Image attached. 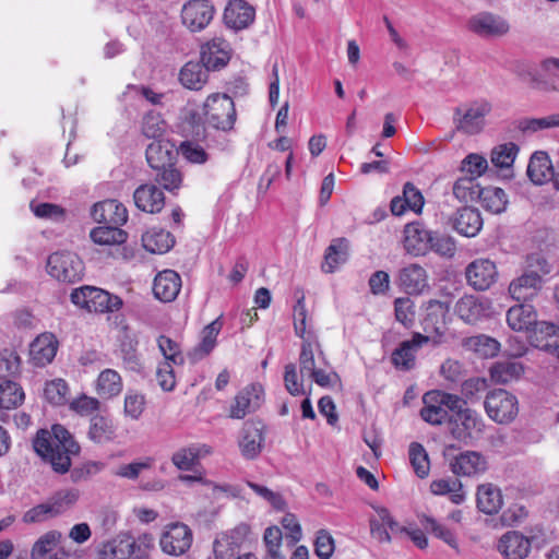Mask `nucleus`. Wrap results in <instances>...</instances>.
I'll list each match as a JSON object with an SVG mask.
<instances>
[{"label": "nucleus", "instance_id": "nucleus-1", "mask_svg": "<svg viewBox=\"0 0 559 559\" xmlns=\"http://www.w3.org/2000/svg\"><path fill=\"white\" fill-rule=\"evenodd\" d=\"M33 448L58 474L70 471L72 457L79 455L81 450L72 435L61 425H53L50 431L39 430L33 441Z\"/></svg>", "mask_w": 559, "mask_h": 559}, {"label": "nucleus", "instance_id": "nucleus-2", "mask_svg": "<svg viewBox=\"0 0 559 559\" xmlns=\"http://www.w3.org/2000/svg\"><path fill=\"white\" fill-rule=\"evenodd\" d=\"M551 272L548 261L539 254H531L523 274L509 285L511 297L526 302L538 295L544 285V276Z\"/></svg>", "mask_w": 559, "mask_h": 559}, {"label": "nucleus", "instance_id": "nucleus-3", "mask_svg": "<svg viewBox=\"0 0 559 559\" xmlns=\"http://www.w3.org/2000/svg\"><path fill=\"white\" fill-rule=\"evenodd\" d=\"M154 539L150 534L133 537L128 533L118 534L98 548V559H147Z\"/></svg>", "mask_w": 559, "mask_h": 559}, {"label": "nucleus", "instance_id": "nucleus-4", "mask_svg": "<svg viewBox=\"0 0 559 559\" xmlns=\"http://www.w3.org/2000/svg\"><path fill=\"white\" fill-rule=\"evenodd\" d=\"M466 402L460 397L459 407L453 409L449 418L451 436L464 444H471L481 437L485 423L476 411L465 407Z\"/></svg>", "mask_w": 559, "mask_h": 559}, {"label": "nucleus", "instance_id": "nucleus-5", "mask_svg": "<svg viewBox=\"0 0 559 559\" xmlns=\"http://www.w3.org/2000/svg\"><path fill=\"white\" fill-rule=\"evenodd\" d=\"M203 116L205 123L211 128L228 132L234 129L237 120L235 103L225 93H213L203 103Z\"/></svg>", "mask_w": 559, "mask_h": 559}, {"label": "nucleus", "instance_id": "nucleus-6", "mask_svg": "<svg viewBox=\"0 0 559 559\" xmlns=\"http://www.w3.org/2000/svg\"><path fill=\"white\" fill-rule=\"evenodd\" d=\"M424 406L420 417L430 425L449 424L453 409L459 407L460 396L438 390L429 391L423 396Z\"/></svg>", "mask_w": 559, "mask_h": 559}, {"label": "nucleus", "instance_id": "nucleus-7", "mask_svg": "<svg viewBox=\"0 0 559 559\" xmlns=\"http://www.w3.org/2000/svg\"><path fill=\"white\" fill-rule=\"evenodd\" d=\"M492 109L491 103L486 99H477L457 106L453 112L455 129L464 134L474 135L483 131L485 118Z\"/></svg>", "mask_w": 559, "mask_h": 559}, {"label": "nucleus", "instance_id": "nucleus-8", "mask_svg": "<svg viewBox=\"0 0 559 559\" xmlns=\"http://www.w3.org/2000/svg\"><path fill=\"white\" fill-rule=\"evenodd\" d=\"M71 301L90 312H112L122 306L118 296H112L97 287L84 286L71 293Z\"/></svg>", "mask_w": 559, "mask_h": 559}, {"label": "nucleus", "instance_id": "nucleus-9", "mask_svg": "<svg viewBox=\"0 0 559 559\" xmlns=\"http://www.w3.org/2000/svg\"><path fill=\"white\" fill-rule=\"evenodd\" d=\"M484 406L488 417L501 425L513 421L519 413L516 396L503 389L489 392L486 395Z\"/></svg>", "mask_w": 559, "mask_h": 559}, {"label": "nucleus", "instance_id": "nucleus-10", "mask_svg": "<svg viewBox=\"0 0 559 559\" xmlns=\"http://www.w3.org/2000/svg\"><path fill=\"white\" fill-rule=\"evenodd\" d=\"M47 270L59 282L75 283L83 276L84 264L73 252H55L48 258Z\"/></svg>", "mask_w": 559, "mask_h": 559}, {"label": "nucleus", "instance_id": "nucleus-11", "mask_svg": "<svg viewBox=\"0 0 559 559\" xmlns=\"http://www.w3.org/2000/svg\"><path fill=\"white\" fill-rule=\"evenodd\" d=\"M467 29L480 38H499L510 32V23L503 16L489 11H480L467 20Z\"/></svg>", "mask_w": 559, "mask_h": 559}, {"label": "nucleus", "instance_id": "nucleus-12", "mask_svg": "<svg viewBox=\"0 0 559 559\" xmlns=\"http://www.w3.org/2000/svg\"><path fill=\"white\" fill-rule=\"evenodd\" d=\"M429 342L427 335L414 333L413 337L403 341L391 354V362L399 371H409L416 366V356L423 345Z\"/></svg>", "mask_w": 559, "mask_h": 559}, {"label": "nucleus", "instance_id": "nucleus-13", "mask_svg": "<svg viewBox=\"0 0 559 559\" xmlns=\"http://www.w3.org/2000/svg\"><path fill=\"white\" fill-rule=\"evenodd\" d=\"M214 15V7L209 0H190L181 10V19L185 26L191 32L204 29Z\"/></svg>", "mask_w": 559, "mask_h": 559}, {"label": "nucleus", "instance_id": "nucleus-14", "mask_svg": "<svg viewBox=\"0 0 559 559\" xmlns=\"http://www.w3.org/2000/svg\"><path fill=\"white\" fill-rule=\"evenodd\" d=\"M432 230L420 222L408 223L404 227V249L415 255H425L431 249Z\"/></svg>", "mask_w": 559, "mask_h": 559}, {"label": "nucleus", "instance_id": "nucleus-15", "mask_svg": "<svg viewBox=\"0 0 559 559\" xmlns=\"http://www.w3.org/2000/svg\"><path fill=\"white\" fill-rule=\"evenodd\" d=\"M191 544V530L183 523L170 524L160 537V547L164 552L169 555H182Z\"/></svg>", "mask_w": 559, "mask_h": 559}, {"label": "nucleus", "instance_id": "nucleus-16", "mask_svg": "<svg viewBox=\"0 0 559 559\" xmlns=\"http://www.w3.org/2000/svg\"><path fill=\"white\" fill-rule=\"evenodd\" d=\"M263 402V388L260 384H251L241 390L230 405L229 416L242 419L248 414L255 412Z\"/></svg>", "mask_w": 559, "mask_h": 559}, {"label": "nucleus", "instance_id": "nucleus-17", "mask_svg": "<svg viewBox=\"0 0 559 559\" xmlns=\"http://www.w3.org/2000/svg\"><path fill=\"white\" fill-rule=\"evenodd\" d=\"M497 275L496 264L489 259H476L465 270L467 283L477 290L488 289L496 282Z\"/></svg>", "mask_w": 559, "mask_h": 559}, {"label": "nucleus", "instance_id": "nucleus-18", "mask_svg": "<svg viewBox=\"0 0 559 559\" xmlns=\"http://www.w3.org/2000/svg\"><path fill=\"white\" fill-rule=\"evenodd\" d=\"M263 428L261 421L245 423L239 440V448L245 459L253 460L261 453L264 442Z\"/></svg>", "mask_w": 559, "mask_h": 559}, {"label": "nucleus", "instance_id": "nucleus-19", "mask_svg": "<svg viewBox=\"0 0 559 559\" xmlns=\"http://www.w3.org/2000/svg\"><path fill=\"white\" fill-rule=\"evenodd\" d=\"M255 10L245 0H230L224 11V22L227 27L241 31L254 21Z\"/></svg>", "mask_w": 559, "mask_h": 559}, {"label": "nucleus", "instance_id": "nucleus-20", "mask_svg": "<svg viewBox=\"0 0 559 559\" xmlns=\"http://www.w3.org/2000/svg\"><path fill=\"white\" fill-rule=\"evenodd\" d=\"M455 312L464 322L476 323L489 316L490 302L485 298L465 295L456 301Z\"/></svg>", "mask_w": 559, "mask_h": 559}, {"label": "nucleus", "instance_id": "nucleus-21", "mask_svg": "<svg viewBox=\"0 0 559 559\" xmlns=\"http://www.w3.org/2000/svg\"><path fill=\"white\" fill-rule=\"evenodd\" d=\"M231 48L227 40L214 38L202 46L201 61L210 70H221L226 67L230 60Z\"/></svg>", "mask_w": 559, "mask_h": 559}, {"label": "nucleus", "instance_id": "nucleus-22", "mask_svg": "<svg viewBox=\"0 0 559 559\" xmlns=\"http://www.w3.org/2000/svg\"><path fill=\"white\" fill-rule=\"evenodd\" d=\"M91 215L99 224L121 226L128 221L126 206L117 200H105L94 204Z\"/></svg>", "mask_w": 559, "mask_h": 559}, {"label": "nucleus", "instance_id": "nucleus-23", "mask_svg": "<svg viewBox=\"0 0 559 559\" xmlns=\"http://www.w3.org/2000/svg\"><path fill=\"white\" fill-rule=\"evenodd\" d=\"M424 204L425 199L421 192L412 182H406L402 195L392 199L390 210L395 216L403 215L407 210L420 214Z\"/></svg>", "mask_w": 559, "mask_h": 559}, {"label": "nucleus", "instance_id": "nucleus-24", "mask_svg": "<svg viewBox=\"0 0 559 559\" xmlns=\"http://www.w3.org/2000/svg\"><path fill=\"white\" fill-rule=\"evenodd\" d=\"M498 550L506 559H524L531 551V539L520 532L509 531L500 537Z\"/></svg>", "mask_w": 559, "mask_h": 559}, {"label": "nucleus", "instance_id": "nucleus-25", "mask_svg": "<svg viewBox=\"0 0 559 559\" xmlns=\"http://www.w3.org/2000/svg\"><path fill=\"white\" fill-rule=\"evenodd\" d=\"M135 206L147 213H158L165 205L164 192L152 183H144L138 187L133 193Z\"/></svg>", "mask_w": 559, "mask_h": 559}, {"label": "nucleus", "instance_id": "nucleus-26", "mask_svg": "<svg viewBox=\"0 0 559 559\" xmlns=\"http://www.w3.org/2000/svg\"><path fill=\"white\" fill-rule=\"evenodd\" d=\"M399 283L409 295H420L429 286L426 270L417 263L408 264L400 271Z\"/></svg>", "mask_w": 559, "mask_h": 559}, {"label": "nucleus", "instance_id": "nucleus-27", "mask_svg": "<svg viewBox=\"0 0 559 559\" xmlns=\"http://www.w3.org/2000/svg\"><path fill=\"white\" fill-rule=\"evenodd\" d=\"M180 288L181 277L173 270H165L155 276L153 293L154 296L163 302H170L175 300Z\"/></svg>", "mask_w": 559, "mask_h": 559}, {"label": "nucleus", "instance_id": "nucleus-28", "mask_svg": "<svg viewBox=\"0 0 559 559\" xmlns=\"http://www.w3.org/2000/svg\"><path fill=\"white\" fill-rule=\"evenodd\" d=\"M451 471L457 476H473L487 468L486 459L476 451H465L450 462Z\"/></svg>", "mask_w": 559, "mask_h": 559}, {"label": "nucleus", "instance_id": "nucleus-29", "mask_svg": "<svg viewBox=\"0 0 559 559\" xmlns=\"http://www.w3.org/2000/svg\"><path fill=\"white\" fill-rule=\"evenodd\" d=\"M58 342L50 333L37 336L29 345V356L33 364L44 367L50 364L57 354Z\"/></svg>", "mask_w": 559, "mask_h": 559}, {"label": "nucleus", "instance_id": "nucleus-30", "mask_svg": "<svg viewBox=\"0 0 559 559\" xmlns=\"http://www.w3.org/2000/svg\"><path fill=\"white\" fill-rule=\"evenodd\" d=\"M453 228L465 237H475L483 228V218L477 209L464 206L453 217Z\"/></svg>", "mask_w": 559, "mask_h": 559}, {"label": "nucleus", "instance_id": "nucleus-31", "mask_svg": "<svg viewBox=\"0 0 559 559\" xmlns=\"http://www.w3.org/2000/svg\"><path fill=\"white\" fill-rule=\"evenodd\" d=\"M146 160L150 167L156 171L170 167L175 163L178 152L167 141H154L146 147Z\"/></svg>", "mask_w": 559, "mask_h": 559}, {"label": "nucleus", "instance_id": "nucleus-32", "mask_svg": "<svg viewBox=\"0 0 559 559\" xmlns=\"http://www.w3.org/2000/svg\"><path fill=\"white\" fill-rule=\"evenodd\" d=\"M210 69L202 61H189L179 72L180 84L191 91H201L209 81Z\"/></svg>", "mask_w": 559, "mask_h": 559}, {"label": "nucleus", "instance_id": "nucleus-33", "mask_svg": "<svg viewBox=\"0 0 559 559\" xmlns=\"http://www.w3.org/2000/svg\"><path fill=\"white\" fill-rule=\"evenodd\" d=\"M507 323L513 331H530L537 323L536 311L532 305L525 302L513 306L507 312Z\"/></svg>", "mask_w": 559, "mask_h": 559}, {"label": "nucleus", "instance_id": "nucleus-34", "mask_svg": "<svg viewBox=\"0 0 559 559\" xmlns=\"http://www.w3.org/2000/svg\"><path fill=\"white\" fill-rule=\"evenodd\" d=\"M477 508L486 514H496L503 504L501 490L492 484H483L477 488Z\"/></svg>", "mask_w": 559, "mask_h": 559}, {"label": "nucleus", "instance_id": "nucleus-35", "mask_svg": "<svg viewBox=\"0 0 559 559\" xmlns=\"http://www.w3.org/2000/svg\"><path fill=\"white\" fill-rule=\"evenodd\" d=\"M554 165L546 152H535L527 165V176L535 185L550 180Z\"/></svg>", "mask_w": 559, "mask_h": 559}, {"label": "nucleus", "instance_id": "nucleus-36", "mask_svg": "<svg viewBox=\"0 0 559 559\" xmlns=\"http://www.w3.org/2000/svg\"><path fill=\"white\" fill-rule=\"evenodd\" d=\"M531 344L548 352L559 342V328L549 322H537L530 335Z\"/></svg>", "mask_w": 559, "mask_h": 559}, {"label": "nucleus", "instance_id": "nucleus-37", "mask_svg": "<svg viewBox=\"0 0 559 559\" xmlns=\"http://www.w3.org/2000/svg\"><path fill=\"white\" fill-rule=\"evenodd\" d=\"M426 311L427 314L423 322L425 332H435L441 335L445 326V317L449 311L448 305L439 300H429Z\"/></svg>", "mask_w": 559, "mask_h": 559}, {"label": "nucleus", "instance_id": "nucleus-38", "mask_svg": "<svg viewBox=\"0 0 559 559\" xmlns=\"http://www.w3.org/2000/svg\"><path fill=\"white\" fill-rule=\"evenodd\" d=\"M349 242L346 238L333 239L325 250L322 271L333 273L336 267L348 259Z\"/></svg>", "mask_w": 559, "mask_h": 559}, {"label": "nucleus", "instance_id": "nucleus-39", "mask_svg": "<svg viewBox=\"0 0 559 559\" xmlns=\"http://www.w3.org/2000/svg\"><path fill=\"white\" fill-rule=\"evenodd\" d=\"M478 201L480 205L492 214H501L506 211L509 203L508 195L501 188L498 187H483L478 190Z\"/></svg>", "mask_w": 559, "mask_h": 559}, {"label": "nucleus", "instance_id": "nucleus-40", "mask_svg": "<svg viewBox=\"0 0 559 559\" xmlns=\"http://www.w3.org/2000/svg\"><path fill=\"white\" fill-rule=\"evenodd\" d=\"M219 329L217 321H213L203 329L200 344L188 353L192 362L203 359L214 349Z\"/></svg>", "mask_w": 559, "mask_h": 559}, {"label": "nucleus", "instance_id": "nucleus-41", "mask_svg": "<svg viewBox=\"0 0 559 559\" xmlns=\"http://www.w3.org/2000/svg\"><path fill=\"white\" fill-rule=\"evenodd\" d=\"M122 391V379L114 369L103 370L96 381V392L102 399H111Z\"/></svg>", "mask_w": 559, "mask_h": 559}, {"label": "nucleus", "instance_id": "nucleus-42", "mask_svg": "<svg viewBox=\"0 0 559 559\" xmlns=\"http://www.w3.org/2000/svg\"><path fill=\"white\" fill-rule=\"evenodd\" d=\"M142 242L145 250L162 254L174 247L175 239L169 231L159 229L145 233L142 236Z\"/></svg>", "mask_w": 559, "mask_h": 559}, {"label": "nucleus", "instance_id": "nucleus-43", "mask_svg": "<svg viewBox=\"0 0 559 559\" xmlns=\"http://www.w3.org/2000/svg\"><path fill=\"white\" fill-rule=\"evenodd\" d=\"M116 429L112 421L100 415L93 416L90 420L88 438L95 443H106L114 440Z\"/></svg>", "mask_w": 559, "mask_h": 559}, {"label": "nucleus", "instance_id": "nucleus-44", "mask_svg": "<svg viewBox=\"0 0 559 559\" xmlns=\"http://www.w3.org/2000/svg\"><path fill=\"white\" fill-rule=\"evenodd\" d=\"M523 370V366L519 361L502 360L491 366L490 376L495 382L506 384L519 379Z\"/></svg>", "mask_w": 559, "mask_h": 559}, {"label": "nucleus", "instance_id": "nucleus-45", "mask_svg": "<svg viewBox=\"0 0 559 559\" xmlns=\"http://www.w3.org/2000/svg\"><path fill=\"white\" fill-rule=\"evenodd\" d=\"M179 129L183 136L200 140L205 135V127L201 121L200 114L194 109L183 110L180 117Z\"/></svg>", "mask_w": 559, "mask_h": 559}, {"label": "nucleus", "instance_id": "nucleus-46", "mask_svg": "<svg viewBox=\"0 0 559 559\" xmlns=\"http://www.w3.org/2000/svg\"><path fill=\"white\" fill-rule=\"evenodd\" d=\"M294 329L295 333L306 342L308 338H311L313 342H318L317 335L312 331L310 326H308V314L305 304V296L301 295L296 305L294 306Z\"/></svg>", "mask_w": 559, "mask_h": 559}, {"label": "nucleus", "instance_id": "nucleus-47", "mask_svg": "<svg viewBox=\"0 0 559 559\" xmlns=\"http://www.w3.org/2000/svg\"><path fill=\"white\" fill-rule=\"evenodd\" d=\"M92 240L97 245H121L127 240V233L119 226L104 224L91 231Z\"/></svg>", "mask_w": 559, "mask_h": 559}, {"label": "nucleus", "instance_id": "nucleus-48", "mask_svg": "<svg viewBox=\"0 0 559 559\" xmlns=\"http://www.w3.org/2000/svg\"><path fill=\"white\" fill-rule=\"evenodd\" d=\"M25 399L21 385L11 380H4L0 383V407L11 409L20 406Z\"/></svg>", "mask_w": 559, "mask_h": 559}, {"label": "nucleus", "instance_id": "nucleus-49", "mask_svg": "<svg viewBox=\"0 0 559 559\" xmlns=\"http://www.w3.org/2000/svg\"><path fill=\"white\" fill-rule=\"evenodd\" d=\"M80 490L76 488H67L56 491L48 501L55 516H59L70 510L79 500Z\"/></svg>", "mask_w": 559, "mask_h": 559}, {"label": "nucleus", "instance_id": "nucleus-50", "mask_svg": "<svg viewBox=\"0 0 559 559\" xmlns=\"http://www.w3.org/2000/svg\"><path fill=\"white\" fill-rule=\"evenodd\" d=\"M430 489L435 495H450L451 501L455 504L462 503L465 499L462 484L456 478L433 480Z\"/></svg>", "mask_w": 559, "mask_h": 559}, {"label": "nucleus", "instance_id": "nucleus-51", "mask_svg": "<svg viewBox=\"0 0 559 559\" xmlns=\"http://www.w3.org/2000/svg\"><path fill=\"white\" fill-rule=\"evenodd\" d=\"M518 153L519 146L515 143L509 142L493 147L490 159L495 167L510 170Z\"/></svg>", "mask_w": 559, "mask_h": 559}, {"label": "nucleus", "instance_id": "nucleus-52", "mask_svg": "<svg viewBox=\"0 0 559 559\" xmlns=\"http://www.w3.org/2000/svg\"><path fill=\"white\" fill-rule=\"evenodd\" d=\"M465 345L468 349L485 358L496 356L500 349L497 340L484 334L468 337Z\"/></svg>", "mask_w": 559, "mask_h": 559}, {"label": "nucleus", "instance_id": "nucleus-53", "mask_svg": "<svg viewBox=\"0 0 559 559\" xmlns=\"http://www.w3.org/2000/svg\"><path fill=\"white\" fill-rule=\"evenodd\" d=\"M155 181L160 185L165 190L176 193L182 186V173L171 164L170 167L160 168L155 171Z\"/></svg>", "mask_w": 559, "mask_h": 559}, {"label": "nucleus", "instance_id": "nucleus-54", "mask_svg": "<svg viewBox=\"0 0 559 559\" xmlns=\"http://www.w3.org/2000/svg\"><path fill=\"white\" fill-rule=\"evenodd\" d=\"M478 190L483 187L474 178H459L453 185V194L461 202H472L478 200Z\"/></svg>", "mask_w": 559, "mask_h": 559}, {"label": "nucleus", "instance_id": "nucleus-55", "mask_svg": "<svg viewBox=\"0 0 559 559\" xmlns=\"http://www.w3.org/2000/svg\"><path fill=\"white\" fill-rule=\"evenodd\" d=\"M409 462L416 475L420 478L428 476L430 471V461L425 448L417 442H413L408 450Z\"/></svg>", "mask_w": 559, "mask_h": 559}, {"label": "nucleus", "instance_id": "nucleus-56", "mask_svg": "<svg viewBox=\"0 0 559 559\" xmlns=\"http://www.w3.org/2000/svg\"><path fill=\"white\" fill-rule=\"evenodd\" d=\"M395 320L404 328L411 329L416 321L415 304L409 297L397 298L394 301Z\"/></svg>", "mask_w": 559, "mask_h": 559}, {"label": "nucleus", "instance_id": "nucleus-57", "mask_svg": "<svg viewBox=\"0 0 559 559\" xmlns=\"http://www.w3.org/2000/svg\"><path fill=\"white\" fill-rule=\"evenodd\" d=\"M61 533L49 531L38 538L32 548V558L40 559L50 554L60 543Z\"/></svg>", "mask_w": 559, "mask_h": 559}, {"label": "nucleus", "instance_id": "nucleus-58", "mask_svg": "<svg viewBox=\"0 0 559 559\" xmlns=\"http://www.w3.org/2000/svg\"><path fill=\"white\" fill-rule=\"evenodd\" d=\"M319 342H313L311 338H308L306 342L301 343L300 354H299V366L301 376L308 374L310 376L313 371H316V359H314V348H319Z\"/></svg>", "mask_w": 559, "mask_h": 559}, {"label": "nucleus", "instance_id": "nucleus-59", "mask_svg": "<svg viewBox=\"0 0 559 559\" xmlns=\"http://www.w3.org/2000/svg\"><path fill=\"white\" fill-rule=\"evenodd\" d=\"M165 130L166 122L159 112L150 111L143 118L142 131L146 138L157 141V139L164 134Z\"/></svg>", "mask_w": 559, "mask_h": 559}, {"label": "nucleus", "instance_id": "nucleus-60", "mask_svg": "<svg viewBox=\"0 0 559 559\" xmlns=\"http://www.w3.org/2000/svg\"><path fill=\"white\" fill-rule=\"evenodd\" d=\"M20 370L21 358L14 349L5 348L0 352V378L13 377Z\"/></svg>", "mask_w": 559, "mask_h": 559}, {"label": "nucleus", "instance_id": "nucleus-61", "mask_svg": "<svg viewBox=\"0 0 559 559\" xmlns=\"http://www.w3.org/2000/svg\"><path fill=\"white\" fill-rule=\"evenodd\" d=\"M68 392V384L62 379L47 382L44 390L46 400L53 405H63L67 402Z\"/></svg>", "mask_w": 559, "mask_h": 559}, {"label": "nucleus", "instance_id": "nucleus-62", "mask_svg": "<svg viewBox=\"0 0 559 559\" xmlns=\"http://www.w3.org/2000/svg\"><path fill=\"white\" fill-rule=\"evenodd\" d=\"M430 251L442 257L451 258L455 254L456 251L455 240L449 235L432 231Z\"/></svg>", "mask_w": 559, "mask_h": 559}, {"label": "nucleus", "instance_id": "nucleus-63", "mask_svg": "<svg viewBox=\"0 0 559 559\" xmlns=\"http://www.w3.org/2000/svg\"><path fill=\"white\" fill-rule=\"evenodd\" d=\"M214 551L216 559H258L251 552L240 555L238 546L228 540H217L215 543Z\"/></svg>", "mask_w": 559, "mask_h": 559}, {"label": "nucleus", "instance_id": "nucleus-64", "mask_svg": "<svg viewBox=\"0 0 559 559\" xmlns=\"http://www.w3.org/2000/svg\"><path fill=\"white\" fill-rule=\"evenodd\" d=\"M488 167L487 159L479 154H468L462 162V170L469 174V178L476 179L481 176Z\"/></svg>", "mask_w": 559, "mask_h": 559}]
</instances>
